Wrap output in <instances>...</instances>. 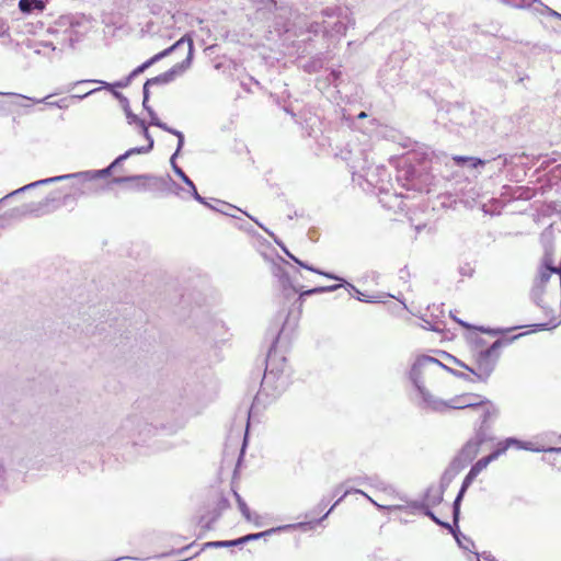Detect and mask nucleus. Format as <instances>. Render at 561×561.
I'll return each instance as SVG.
<instances>
[{"mask_svg":"<svg viewBox=\"0 0 561 561\" xmlns=\"http://www.w3.org/2000/svg\"><path fill=\"white\" fill-rule=\"evenodd\" d=\"M449 373L456 374L432 356L421 355L415 359L410 376L425 408L433 410L444 394H449L446 382Z\"/></svg>","mask_w":561,"mask_h":561,"instance_id":"nucleus-1","label":"nucleus"},{"mask_svg":"<svg viewBox=\"0 0 561 561\" xmlns=\"http://www.w3.org/2000/svg\"><path fill=\"white\" fill-rule=\"evenodd\" d=\"M184 43L187 44V54L183 61L174 65L171 69L168 71L153 77L151 79H148L144 85V106L146 107L148 99H149V87L153 84H168L172 82L179 75L183 73L186 69L191 67L192 60H193V51H194V42L193 37L190 34H185L182 36L179 41H176L173 45L165 48L164 50L156 54L150 59L145 61L142 65H140L138 68H136L131 76H136L140 72H142L145 69L153 65L154 62L159 61L160 59L167 57L172 51L181 47Z\"/></svg>","mask_w":561,"mask_h":561,"instance_id":"nucleus-2","label":"nucleus"},{"mask_svg":"<svg viewBox=\"0 0 561 561\" xmlns=\"http://www.w3.org/2000/svg\"><path fill=\"white\" fill-rule=\"evenodd\" d=\"M510 344V340H496L486 350L479 351L474 356V368L461 362H458V365L472 373L479 381L485 382L493 374L502 350Z\"/></svg>","mask_w":561,"mask_h":561,"instance_id":"nucleus-3","label":"nucleus"},{"mask_svg":"<svg viewBox=\"0 0 561 561\" xmlns=\"http://www.w3.org/2000/svg\"><path fill=\"white\" fill-rule=\"evenodd\" d=\"M511 446L522 447V443L514 438H507L505 442L500 443L497 448L491 453L489 456L479 459L470 469L468 474L465 477L459 494L457 495L454 505H453V514L454 522L457 523L459 516V503L463 496V493L469 488V485L474 481V479L480 474L482 470H484L493 460L497 459L502 454H504Z\"/></svg>","mask_w":561,"mask_h":561,"instance_id":"nucleus-4","label":"nucleus"},{"mask_svg":"<svg viewBox=\"0 0 561 561\" xmlns=\"http://www.w3.org/2000/svg\"><path fill=\"white\" fill-rule=\"evenodd\" d=\"M483 396L474 392H463L454 397H448V394H444L440 398V403L436 404L433 409L434 411H445L449 409L454 410H463L471 409L473 410Z\"/></svg>","mask_w":561,"mask_h":561,"instance_id":"nucleus-5","label":"nucleus"},{"mask_svg":"<svg viewBox=\"0 0 561 561\" xmlns=\"http://www.w3.org/2000/svg\"><path fill=\"white\" fill-rule=\"evenodd\" d=\"M113 183H126L127 191L131 193H144L152 191L158 185V179L150 175L115 178Z\"/></svg>","mask_w":561,"mask_h":561,"instance_id":"nucleus-6","label":"nucleus"},{"mask_svg":"<svg viewBox=\"0 0 561 561\" xmlns=\"http://www.w3.org/2000/svg\"><path fill=\"white\" fill-rule=\"evenodd\" d=\"M473 411L478 414V421L481 426L488 425L490 422L495 420L499 415V409L495 404L485 397L479 401Z\"/></svg>","mask_w":561,"mask_h":561,"instance_id":"nucleus-7","label":"nucleus"},{"mask_svg":"<svg viewBox=\"0 0 561 561\" xmlns=\"http://www.w3.org/2000/svg\"><path fill=\"white\" fill-rule=\"evenodd\" d=\"M139 152V150L137 149H133L128 152H126L125 154H122L119 156L117 159H115L107 168L105 169H102V170H98V171H91V172H87L83 174V176L85 178L87 181L89 182H92L94 180H98V179H101V178H104L108 174H111L119 164L123 160L126 159V157L130 153V152Z\"/></svg>","mask_w":561,"mask_h":561,"instance_id":"nucleus-8","label":"nucleus"},{"mask_svg":"<svg viewBox=\"0 0 561 561\" xmlns=\"http://www.w3.org/2000/svg\"><path fill=\"white\" fill-rule=\"evenodd\" d=\"M481 439L468 442L459 451L458 460L462 463L471 462L480 453Z\"/></svg>","mask_w":561,"mask_h":561,"instance_id":"nucleus-9","label":"nucleus"},{"mask_svg":"<svg viewBox=\"0 0 561 561\" xmlns=\"http://www.w3.org/2000/svg\"><path fill=\"white\" fill-rule=\"evenodd\" d=\"M270 533H272V530H267V531H263V533H259V534H250V535L243 536V537L234 539V540H222V541H220V548L239 546V545L249 542L251 540L259 539L265 535H268Z\"/></svg>","mask_w":561,"mask_h":561,"instance_id":"nucleus-10","label":"nucleus"},{"mask_svg":"<svg viewBox=\"0 0 561 561\" xmlns=\"http://www.w3.org/2000/svg\"><path fill=\"white\" fill-rule=\"evenodd\" d=\"M19 9L23 13H30L34 9L43 11L45 9V3L42 0H20Z\"/></svg>","mask_w":561,"mask_h":561,"instance_id":"nucleus-11","label":"nucleus"},{"mask_svg":"<svg viewBox=\"0 0 561 561\" xmlns=\"http://www.w3.org/2000/svg\"><path fill=\"white\" fill-rule=\"evenodd\" d=\"M453 161L461 167L463 164H469L471 168H478V167H482L484 165V161L479 159V158H474V157H463V156H454L453 157Z\"/></svg>","mask_w":561,"mask_h":561,"instance_id":"nucleus-12","label":"nucleus"},{"mask_svg":"<svg viewBox=\"0 0 561 561\" xmlns=\"http://www.w3.org/2000/svg\"><path fill=\"white\" fill-rule=\"evenodd\" d=\"M150 115H151V124L152 125L158 126V127L162 128L163 130H167L171 134L176 135L179 137V146H181L183 144V134L181 131L174 130V129L168 127L165 124L161 123L151 111H150Z\"/></svg>","mask_w":561,"mask_h":561,"instance_id":"nucleus-13","label":"nucleus"},{"mask_svg":"<svg viewBox=\"0 0 561 561\" xmlns=\"http://www.w3.org/2000/svg\"><path fill=\"white\" fill-rule=\"evenodd\" d=\"M233 493L236 496L238 507H239L241 514L243 515V517L249 522L252 520L251 512H250V508L247 505V503L242 500V497L237 492H233Z\"/></svg>","mask_w":561,"mask_h":561,"instance_id":"nucleus-14","label":"nucleus"},{"mask_svg":"<svg viewBox=\"0 0 561 561\" xmlns=\"http://www.w3.org/2000/svg\"><path fill=\"white\" fill-rule=\"evenodd\" d=\"M180 173H181V176H182L183 181L185 182V184H187L192 188L193 196L195 197V199H197L198 202H201L203 204H206L204 202V198L198 194L194 183L190 180V178L185 173H183L182 171H180Z\"/></svg>","mask_w":561,"mask_h":561,"instance_id":"nucleus-15","label":"nucleus"},{"mask_svg":"<svg viewBox=\"0 0 561 561\" xmlns=\"http://www.w3.org/2000/svg\"><path fill=\"white\" fill-rule=\"evenodd\" d=\"M127 118H128V122H129V123H135V124H137V125L142 129L144 135H145L147 138L149 137V135H148V128H147V126H146L145 121H142V119H140V118H138L136 115L130 114V113H129V114H127Z\"/></svg>","mask_w":561,"mask_h":561,"instance_id":"nucleus-16","label":"nucleus"},{"mask_svg":"<svg viewBox=\"0 0 561 561\" xmlns=\"http://www.w3.org/2000/svg\"><path fill=\"white\" fill-rule=\"evenodd\" d=\"M133 77H134V76H131V73H130V75H129V77H128L126 80H124V81H118V82H115V83H113V84L105 83V87H106L107 89H110V88H112V87L125 88V87H127V85H128V83H129V81H130V79H131Z\"/></svg>","mask_w":561,"mask_h":561,"instance_id":"nucleus-17","label":"nucleus"},{"mask_svg":"<svg viewBox=\"0 0 561 561\" xmlns=\"http://www.w3.org/2000/svg\"><path fill=\"white\" fill-rule=\"evenodd\" d=\"M324 290H325V289H324L323 287H319V288L309 289V290H306V291L301 293V294H300V296H299V298H298V299L300 300V306L302 305V297H304L305 295H311V294H313V293H322V291H324Z\"/></svg>","mask_w":561,"mask_h":561,"instance_id":"nucleus-18","label":"nucleus"},{"mask_svg":"<svg viewBox=\"0 0 561 561\" xmlns=\"http://www.w3.org/2000/svg\"><path fill=\"white\" fill-rule=\"evenodd\" d=\"M428 515H430V516L432 517V519H433L435 523H437L438 525H442V526H444V527H446V528H448V529H451L450 524L445 523V522H443V520L438 519L437 517H435V515H434L433 513H430Z\"/></svg>","mask_w":561,"mask_h":561,"instance_id":"nucleus-19","label":"nucleus"},{"mask_svg":"<svg viewBox=\"0 0 561 561\" xmlns=\"http://www.w3.org/2000/svg\"><path fill=\"white\" fill-rule=\"evenodd\" d=\"M207 548H220V541H209V542L204 543L203 549H207Z\"/></svg>","mask_w":561,"mask_h":561,"instance_id":"nucleus-20","label":"nucleus"},{"mask_svg":"<svg viewBox=\"0 0 561 561\" xmlns=\"http://www.w3.org/2000/svg\"><path fill=\"white\" fill-rule=\"evenodd\" d=\"M295 261H296L300 266H302V267H305V268H308V270H310V271H314L313 268H311V267L307 266L306 264H304L302 262L298 261L297 259H295Z\"/></svg>","mask_w":561,"mask_h":561,"instance_id":"nucleus-21","label":"nucleus"},{"mask_svg":"<svg viewBox=\"0 0 561 561\" xmlns=\"http://www.w3.org/2000/svg\"><path fill=\"white\" fill-rule=\"evenodd\" d=\"M367 117V114L365 112H360L358 115H357V118L358 119H363V118H366Z\"/></svg>","mask_w":561,"mask_h":561,"instance_id":"nucleus-22","label":"nucleus"}]
</instances>
